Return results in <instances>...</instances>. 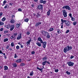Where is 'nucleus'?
<instances>
[{
  "mask_svg": "<svg viewBox=\"0 0 78 78\" xmlns=\"http://www.w3.org/2000/svg\"><path fill=\"white\" fill-rule=\"evenodd\" d=\"M14 58H18V56L17 55V54L16 53L15 54V56L14 57Z\"/></svg>",
  "mask_w": 78,
  "mask_h": 78,
  "instance_id": "nucleus-31",
  "label": "nucleus"
},
{
  "mask_svg": "<svg viewBox=\"0 0 78 78\" xmlns=\"http://www.w3.org/2000/svg\"><path fill=\"white\" fill-rule=\"evenodd\" d=\"M54 30V29H53V28H50V29L49 30V31H53Z\"/></svg>",
  "mask_w": 78,
  "mask_h": 78,
  "instance_id": "nucleus-25",
  "label": "nucleus"
},
{
  "mask_svg": "<svg viewBox=\"0 0 78 78\" xmlns=\"http://www.w3.org/2000/svg\"><path fill=\"white\" fill-rule=\"evenodd\" d=\"M14 36V37L16 36H17V32H16L15 33L13 34Z\"/></svg>",
  "mask_w": 78,
  "mask_h": 78,
  "instance_id": "nucleus-22",
  "label": "nucleus"
},
{
  "mask_svg": "<svg viewBox=\"0 0 78 78\" xmlns=\"http://www.w3.org/2000/svg\"><path fill=\"white\" fill-rule=\"evenodd\" d=\"M9 47V45H7V47L6 48V49H8Z\"/></svg>",
  "mask_w": 78,
  "mask_h": 78,
  "instance_id": "nucleus-58",
  "label": "nucleus"
},
{
  "mask_svg": "<svg viewBox=\"0 0 78 78\" xmlns=\"http://www.w3.org/2000/svg\"><path fill=\"white\" fill-rule=\"evenodd\" d=\"M7 33H8V30H5L4 31V33L5 34H6Z\"/></svg>",
  "mask_w": 78,
  "mask_h": 78,
  "instance_id": "nucleus-39",
  "label": "nucleus"
},
{
  "mask_svg": "<svg viewBox=\"0 0 78 78\" xmlns=\"http://www.w3.org/2000/svg\"><path fill=\"white\" fill-rule=\"evenodd\" d=\"M14 67H16L17 66V64L16 63H13L12 65Z\"/></svg>",
  "mask_w": 78,
  "mask_h": 78,
  "instance_id": "nucleus-20",
  "label": "nucleus"
},
{
  "mask_svg": "<svg viewBox=\"0 0 78 78\" xmlns=\"http://www.w3.org/2000/svg\"><path fill=\"white\" fill-rule=\"evenodd\" d=\"M14 28V25H12L10 27V31H12Z\"/></svg>",
  "mask_w": 78,
  "mask_h": 78,
  "instance_id": "nucleus-9",
  "label": "nucleus"
},
{
  "mask_svg": "<svg viewBox=\"0 0 78 78\" xmlns=\"http://www.w3.org/2000/svg\"><path fill=\"white\" fill-rule=\"evenodd\" d=\"M61 21L62 22V23H61V24H62V25H63V23H65V20H64L62 19H61Z\"/></svg>",
  "mask_w": 78,
  "mask_h": 78,
  "instance_id": "nucleus-18",
  "label": "nucleus"
},
{
  "mask_svg": "<svg viewBox=\"0 0 78 78\" xmlns=\"http://www.w3.org/2000/svg\"><path fill=\"white\" fill-rule=\"evenodd\" d=\"M22 61V59H18L16 61V62L17 63H20V62H21Z\"/></svg>",
  "mask_w": 78,
  "mask_h": 78,
  "instance_id": "nucleus-14",
  "label": "nucleus"
},
{
  "mask_svg": "<svg viewBox=\"0 0 78 78\" xmlns=\"http://www.w3.org/2000/svg\"><path fill=\"white\" fill-rule=\"evenodd\" d=\"M30 33L29 31L27 32V35H30Z\"/></svg>",
  "mask_w": 78,
  "mask_h": 78,
  "instance_id": "nucleus-43",
  "label": "nucleus"
},
{
  "mask_svg": "<svg viewBox=\"0 0 78 78\" xmlns=\"http://www.w3.org/2000/svg\"><path fill=\"white\" fill-rule=\"evenodd\" d=\"M65 24L67 27L69 26H70V22H69V21L67 20H65Z\"/></svg>",
  "mask_w": 78,
  "mask_h": 78,
  "instance_id": "nucleus-3",
  "label": "nucleus"
},
{
  "mask_svg": "<svg viewBox=\"0 0 78 78\" xmlns=\"http://www.w3.org/2000/svg\"><path fill=\"white\" fill-rule=\"evenodd\" d=\"M18 40H19L20 39H22V34H20L19 35H18L17 38Z\"/></svg>",
  "mask_w": 78,
  "mask_h": 78,
  "instance_id": "nucleus-10",
  "label": "nucleus"
},
{
  "mask_svg": "<svg viewBox=\"0 0 78 78\" xmlns=\"http://www.w3.org/2000/svg\"><path fill=\"white\" fill-rule=\"evenodd\" d=\"M41 44H43V47L44 48H45L46 47V45H47V42L46 41L43 42V43H41Z\"/></svg>",
  "mask_w": 78,
  "mask_h": 78,
  "instance_id": "nucleus-8",
  "label": "nucleus"
},
{
  "mask_svg": "<svg viewBox=\"0 0 78 78\" xmlns=\"http://www.w3.org/2000/svg\"><path fill=\"white\" fill-rule=\"evenodd\" d=\"M14 17V15H12V18H13V17Z\"/></svg>",
  "mask_w": 78,
  "mask_h": 78,
  "instance_id": "nucleus-63",
  "label": "nucleus"
},
{
  "mask_svg": "<svg viewBox=\"0 0 78 78\" xmlns=\"http://www.w3.org/2000/svg\"><path fill=\"white\" fill-rule=\"evenodd\" d=\"M3 30V28H2L0 29V31H2Z\"/></svg>",
  "mask_w": 78,
  "mask_h": 78,
  "instance_id": "nucleus-56",
  "label": "nucleus"
},
{
  "mask_svg": "<svg viewBox=\"0 0 78 78\" xmlns=\"http://www.w3.org/2000/svg\"><path fill=\"white\" fill-rule=\"evenodd\" d=\"M69 31L70 30H67L66 32V33H69Z\"/></svg>",
  "mask_w": 78,
  "mask_h": 78,
  "instance_id": "nucleus-52",
  "label": "nucleus"
},
{
  "mask_svg": "<svg viewBox=\"0 0 78 78\" xmlns=\"http://www.w3.org/2000/svg\"><path fill=\"white\" fill-rule=\"evenodd\" d=\"M46 35H47V37L48 39H49V38H50V35H49V34L48 33V34H46Z\"/></svg>",
  "mask_w": 78,
  "mask_h": 78,
  "instance_id": "nucleus-28",
  "label": "nucleus"
},
{
  "mask_svg": "<svg viewBox=\"0 0 78 78\" xmlns=\"http://www.w3.org/2000/svg\"><path fill=\"white\" fill-rule=\"evenodd\" d=\"M34 74V73H33V71H32L31 73H30V76H33V75Z\"/></svg>",
  "mask_w": 78,
  "mask_h": 78,
  "instance_id": "nucleus-23",
  "label": "nucleus"
},
{
  "mask_svg": "<svg viewBox=\"0 0 78 78\" xmlns=\"http://www.w3.org/2000/svg\"><path fill=\"white\" fill-rule=\"evenodd\" d=\"M38 41H40V43L42 44V43H43V41L42 40L41 38L40 37H39V38H38Z\"/></svg>",
  "mask_w": 78,
  "mask_h": 78,
  "instance_id": "nucleus-11",
  "label": "nucleus"
},
{
  "mask_svg": "<svg viewBox=\"0 0 78 78\" xmlns=\"http://www.w3.org/2000/svg\"><path fill=\"white\" fill-rule=\"evenodd\" d=\"M72 46H70L68 45L64 48L63 51L64 53H67L68 51H69L70 50H72Z\"/></svg>",
  "mask_w": 78,
  "mask_h": 78,
  "instance_id": "nucleus-1",
  "label": "nucleus"
},
{
  "mask_svg": "<svg viewBox=\"0 0 78 78\" xmlns=\"http://www.w3.org/2000/svg\"><path fill=\"white\" fill-rule=\"evenodd\" d=\"M51 11V10L50 9H49L48 11L47 12V16H50V12Z\"/></svg>",
  "mask_w": 78,
  "mask_h": 78,
  "instance_id": "nucleus-16",
  "label": "nucleus"
},
{
  "mask_svg": "<svg viewBox=\"0 0 78 78\" xmlns=\"http://www.w3.org/2000/svg\"><path fill=\"white\" fill-rule=\"evenodd\" d=\"M14 37H15L14 36H12L11 37V39H12L13 38H14Z\"/></svg>",
  "mask_w": 78,
  "mask_h": 78,
  "instance_id": "nucleus-51",
  "label": "nucleus"
},
{
  "mask_svg": "<svg viewBox=\"0 0 78 78\" xmlns=\"http://www.w3.org/2000/svg\"><path fill=\"white\" fill-rule=\"evenodd\" d=\"M46 63H45V62H44L43 63H42V64L43 66H45L46 64Z\"/></svg>",
  "mask_w": 78,
  "mask_h": 78,
  "instance_id": "nucleus-37",
  "label": "nucleus"
},
{
  "mask_svg": "<svg viewBox=\"0 0 78 78\" xmlns=\"http://www.w3.org/2000/svg\"><path fill=\"white\" fill-rule=\"evenodd\" d=\"M0 54H3V52L2 50H0Z\"/></svg>",
  "mask_w": 78,
  "mask_h": 78,
  "instance_id": "nucleus-59",
  "label": "nucleus"
},
{
  "mask_svg": "<svg viewBox=\"0 0 78 78\" xmlns=\"http://www.w3.org/2000/svg\"><path fill=\"white\" fill-rule=\"evenodd\" d=\"M42 59L44 61H45V60L47 59V57L46 56H44L43 58H42Z\"/></svg>",
  "mask_w": 78,
  "mask_h": 78,
  "instance_id": "nucleus-17",
  "label": "nucleus"
},
{
  "mask_svg": "<svg viewBox=\"0 0 78 78\" xmlns=\"http://www.w3.org/2000/svg\"><path fill=\"white\" fill-rule=\"evenodd\" d=\"M15 22V20L13 19H12L10 20V23H14V22Z\"/></svg>",
  "mask_w": 78,
  "mask_h": 78,
  "instance_id": "nucleus-19",
  "label": "nucleus"
},
{
  "mask_svg": "<svg viewBox=\"0 0 78 78\" xmlns=\"http://www.w3.org/2000/svg\"><path fill=\"white\" fill-rule=\"evenodd\" d=\"M43 0H40V2L41 3H43Z\"/></svg>",
  "mask_w": 78,
  "mask_h": 78,
  "instance_id": "nucleus-46",
  "label": "nucleus"
},
{
  "mask_svg": "<svg viewBox=\"0 0 78 78\" xmlns=\"http://www.w3.org/2000/svg\"><path fill=\"white\" fill-rule=\"evenodd\" d=\"M4 56V58H5V59H6V58H6V56L5 55V56Z\"/></svg>",
  "mask_w": 78,
  "mask_h": 78,
  "instance_id": "nucleus-64",
  "label": "nucleus"
},
{
  "mask_svg": "<svg viewBox=\"0 0 78 78\" xmlns=\"http://www.w3.org/2000/svg\"><path fill=\"white\" fill-rule=\"evenodd\" d=\"M9 5H11V6H12V3H9Z\"/></svg>",
  "mask_w": 78,
  "mask_h": 78,
  "instance_id": "nucleus-62",
  "label": "nucleus"
},
{
  "mask_svg": "<svg viewBox=\"0 0 78 78\" xmlns=\"http://www.w3.org/2000/svg\"><path fill=\"white\" fill-rule=\"evenodd\" d=\"M37 17H40V15L39 14V13H37Z\"/></svg>",
  "mask_w": 78,
  "mask_h": 78,
  "instance_id": "nucleus-45",
  "label": "nucleus"
},
{
  "mask_svg": "<svg viewBox=\"0 0 78 78\" xmlns=\"http://www.w3.org/2000/svg\"><path fill=\"white\" fill-rule=\"evenodd\" d=\"M3 15V13H2V12H0V17H1Z\"/></svg>",
  "mask_w": 78,
  "mask_h": 78,
  "instance_id": "nucleus-50",
  "label": "nucleus"
},
{
  "mask_svg": "<svg viewBox=\"0 0 78 78\" xmlns=\"http://www.w3.org/2000/svg\"><path fill=\"white\" fill-rule=\"evenodd\" d=\"M22 9H21L20 8L19 9H18V11H22Z\"/></svg>",
  "mask_w": 78,
  "mask_h": 78,
  "instance_id": "nucleus-49",
  "label": "nucleus"
},
{
  "mask_svg": "<svg viewBox=\"0 0 78 78\" xmlns=\"http://www.w3.org/2000/svg\"><path fill=\"white\" fill-rule=\"evenodd\" d=\"M58 33V34H59V33H61V31H60V30H58L57 31Z\"/></svg>",
  "mask_w": 78,
  "mask_h": 78,
  "instance_id": "nucleus-38",
  "label": "nucleus"
},
{
  "mask_svg": "<svg viewBox=\"0 0 78 78\" xmlns=\"http://www.w3.org/2000/svg\"><path fill=\"white\" fill-rule=\"evenodd\" d=\"M4 67V70H7L8 69V66H5Z\"/></svg>",
  "mask_w": 78,
  "mask_h": 78,
  "instance_id": "nucleus-21",
  "label": "nucleus"
},
{
  "mask_svg": "<svg viewBox=\"0 0 78 78\" xmlns=\"http://www.w3.org/2000/svg\"><path fill=\"white\" fill-rule=\"evenodd\" d=\"M69 16H70V17H72V14L70 13L69 14Z\"/></svg>",
  "mask_w": 78,
  "mask_h": 78,
  "instance_id": "nucleus-57",
  "label": "nucleus"
},
{
  "mask_svg": "<svg viewBox=\"0 0 78 78\" xmlns=\"http://www.w3.org/2000/svg\"><path fill=\"white\" fill-rule=\"evenodd\" d=\"M71 20L72 21H75V19L73 17H71Z\"/></svg>",
  "mask_w": 78,
  "mask_h": 78,
  "instance_id": "nucleus-33",
  "label": "nucleus"
},
{
  "mask_svg": "<svg viewBox=\"0 0 78 78\" xmlns=\"http://www.w3.org/2000/svg\"><path fill=\"white\" fill-rule=\"evenodd\" d=\"M25 66V64L24 63H22L20 64V66Z\"/></svg>",
  "mask_w": 78,
  "mask_h": 78,
  "instance_id": "nucleus-29",
  "label": "nucleus"
},
{
  "mask_svg": "<svg viewBox=\"0 0 78 78\" xmlns=\"http://www.w3.org/2000/svg\"><path fill=\"white\" fill-rule=\"evenodd\" d=\"M3 25H4V23L0 22V25L1 26Z\"/></svg>",
  "mask_w": 78,
  "mask_h": 78,
  "instance_id": "nucleus-40",
  "label": "nucleus"
},
{
  "mask_svg": "<svg viewBox=\"0 0 78 78\" xmlns=\"http://www.w3.org/2000/svg\"><path fill=\"white\" fill-rule=\"evenodd\" d=\"M6 28L8 29H9V28H10V26H7Z\"/></svg>",
  "mask_w": 78,
  "mask_h": 78,
  "instance_id": "nucleus-54",
  "label": "nucleus"
},
{
  "mask_svg": "<svg viewBox=\"0 0 78 78\" xmlns=\"http://www.w3.org/2000/svg\"><path fill=\"white\" fill-rule=\"evenodd\" d=\"M46 3V1H43V4H45Z\"/></svg>",
  "mask_w": 78,
  "mask_h": 78,
  "instance_id": "nucleus-53",
  "label": "nucleus"
},
{
  "mask_svg": "<svg viewBox=\"0 0 78 78\" xmlns=\"http://www.w3.org/2000/svg\"><path fill=\"white\" fill-rule=\"evenodd\" d=\"M21 48H23V45H21Z\"/></svg>",
  "mask_w": 78,
  "mask_h": 78,
  "instance_id": "nucleus-60",
  "label": "nucleus"
},
{
  "mask_svg": "<svg viewBox=\"0 0 78 78\" xmlns=\"http://www.w3.org/2000/svg\"><path fill=\"white\" fill-rule=\"evenodd\" d=\"M28 20H29V19H26L24 20V22H28Z\"/></svg>",
  "mask_w": 78,
  "mask_h": 78,
  "instance_id": "nucleus-30",
  "label": "nucleus"
},
{
  "mask_svg": "<svg viewBox=\"0 0 78 78\" xmlns=\"http://www.w3.org/2000/svg\"><path fill=\"white\" fill-rule=\"evenodd\" d=\"M68 9V10H69L70 11L71 10V8L70 6L68 5H65L62 7V9Z\"/></svg>",
  "mask_w": 78,
  "mask_h": 78,
  "instance_id": "nucleus-2",
  "label": "nucleus"
},
{
  "mask_svg": "<svg viewBox=\"0 0 78 78\" xmlns=\"http://www.w3.org/2000/svg\"><path fill=\"white\" fill-rule=\"evenodd\" d=\"M36 44H37V45L38 46V47H41V43H40L38 42H37L36 43Z\"/></svg>",
  "mask_w": 78,
  "mask_h": 78,
  "instance_id": "nucleus-15",
  "label": "nucleus"
},
{
  "mask_svg": "<svg viewBox=\"0 0 78 78\" xmlns=\"http://www.w3.org/2000/svg\"><path fill=\"white\" fill-rule=\"evenodd\" d=\"M63 15L64 16V17H67V12L66 11V10H64L63 12Z\"/></svg>",
  "mask_w": 78,
  "mask_h": 78,
  "instance_id": "nucleus-5",
  "label": "nucleus"
},
{
  "mask_svg": "<svg viewBox=\"0 0 78 78\" xmlns=\"http://www.w3.org/2000/svg\"><path fill=\"white\" fill-rule=\"evenodd\" d=\"M19 48H20V47H19V46L17 45L16 47V49H19Z\"/></svg>",
  "mask_w": 78,
  "mask_h": 78,
  "instance_id": "nucleus-48",
  "label": "nucleus"
},
{
  "mask_svg": "<svg viewBox=\"0 0 78 78\" xmlns=\"http://www.w3.org/2000/svg\"><path fill=\"white\" fill-rule=\"evenodd\" d=\"M6 20V18L4 17H3V18L2 19V21H5Z\"/></svg>",
  "mask_w": 78,
  "mask_h": 78,
  "instance_id": "nucleus-32",
  "label": "nucleus"
},
{
  "mask_svg": "<svg viewBox=\"0 0 78 78\" xmlns=\"http://www.w3.org/2000/svg\"><path fill=\"white\" fill-rule=\"evenodd\" d=\"M32 40L31 39H30L28 41H27L26 42V44H27V45H28V44H30V42H31Z\"/></svg>",
  "mask_w": 78,
  "mask_h": 78,
  "instance_id": "nucleus-12",
  "label": "nucleus"
},
{
  "mask_svg": "<svg viewBox=\"0 0 78 78\" xmlns=\"http://www.w3.org/2000/svg\"><path fill=\"white\" fill-rule=\"evenodd\" d=\"M8 38H5V39L4 40V42H7V41H8Z\"/></svg>",
  "mask_w": 78,
  "mask_h": 78,
  "instance_id": "nucleus-24",
  "label": "nucleus"
},
{
  "mask_svg": "<svg viewBox=\"0 0 78 78\" xmlns=\"http://www.w3.org/2000/svg\"><path fill=\"white\" fill-rule=\"evenodd\" d=\"M58 71H59V70H58V69H55V72H58Z\"/></svg>",
  "mask_w": 78,
  "mask_h": 78,
  "instance_id": "nucleus-42",
  "label": "nucleus"
},
{
  "mask_svg": "<svg viewBox=\"0 0 78 78\" xmlns=\"http://www.w3.org/2000/svg\"><path fill=\"white\" fill-rule=\"evenodd\" d=\"M31 53L32 54V55H33L35 53V52H34V51H32L31 52Z\"/></svg>",
  "mask_w": 78,
  "mask_h": 78,
  "instance_id": "nucleus-47",
  "label": "nucleus"
},
{
  "mask_svg": "<svg viewBox=\"0 0 78 78\" xmlns=\"http://www.w3.org/2000/svg\"><path fill=\"white\" fill-rule=\"evenodd\" d=\"M34 2H37V1H38V0H34Z\"/></svg>",
  "mask_w": 78,
  "mask_h": 78,
  "instance_id": "nucleus-61",
  "label": "nucleus"
},
{
  "mask_svg": "<svg viewBox=\"0 0 78 78\" xmlns=\"http://www.w3.org/2000/svg\"><path fill=\"white\" fill-rule=\"evenodd\" d=\"M41 23H41V22H37V23L35 25V26L36 27H38L39 25H41Z\"/></svg>",
  "mask_w": 78,
  "mask_h": 78,
  "instance_id": "nucleus-13",
  "label": "nucleus"
},
{
  "mask_svg": "<svg viewBox=\"0 0 78 78\" xmlns=\"http://www.w3.org/2000/svg\"><path fill=\"white\" fill-rule=\"evenodd\" d=\"M20 24H17L16 25V28H19V27H20Z\"/></svg>",
  "mask_w": 78,
  "mask_h": 78,
  "instance_id": "nucleus-27",
  "label": "nucleus"
},
{
  "mask_svg": "<svg viewBox=\"0 0 78 78\" xmlns=\"http://www.w3.org/2000/svg\"><path fill=\"white\" fill-rule=\"evenodd\" d=\"M38 9L40 10H42L43 9V5H38L37 6Z\"/></svg>",
  "mask_w": 78,
  "mask_h": 78,
  "instance_id": "nucleus-7",
  "label": "nucleus"
},
{
  "mask_svg": "<svg viewBox=\"0 0 78 78\" xmlns=\"http://www.w3.org/2000/svg\"><path fill=\"white\" fill-rule=\"evenodd\" d=\"M41 33H42V34L44 35V36H46L47 34H48V32H47V31H45L44 30H42L41 32Z\"/></svg>",
  "mask_w": 78,
  "mask_h": 78,
  "instance_id": "nucleus-6",
  "label": "nucleus"
},
{
  "mask_svg": "<svg viewBox=\"0 0 78 78\" xmlns=\"http://www.w3.org/2000/svg\"><path fill=\"white\" fill-rule=\"evenodd\" d=\"M73 25L74 26L76 25V22H75L73 23Z\"/></svg>",
  "mask_w": 78,
  "mask_h": 78,
  "instance_id": "nucleus-44",
  "label": "nucleus"
},
{
  "mask_svg": "<svg viewBox=\"0 0 78 78\" xmlns=\"http://www.w3.org/2000/svg\"><path fill=\"white\" fill-rule=\"evenodd\" d=\"M67 64L69 66H73L74 65V63L72 62L71 61H69V62H67Z\"/></svg>",
  "mask_w": 78,
  "mask_h": 78,
  "instance_id": "nucleus-4",
  "label": "nucleus"
},
{
  "mask_svg": "<svg viewBox=\"0 0 78 78\" xmlns=\"http://www.w3.org/2000/svg\"><path fill=\"white\" fill-rule=\"evenodd\" d=\"M66 73H67V75H70V73L68 71H67L66 72Z\"/></svg>",
  "mask_w": 78,
  "mask_h": 78,
  "instance_id": "nucleus-26",
  "label": "nucleus"
},
{
  "mask_svg": "<svg viewBox=\"0 0 78 78\" xmlns=\"http://www.w3.org/2000/svg\"><path fill=\"white\" fill-rule=\"evenodd\" d=\"M11 47H14V44L13 42H12L11 44Z\"/></svg>",
  "mask_w": 78,
  "mask_h": 78,
  "instance_id": "nucleus-35",
  "label": "nucleus"
},
{
  "mask_svg": "<svg viewBox=\"0 0 78 78\" xmlns=\"http://www.w3.org/2000/svg\"><path fill=\"white\" fill-rule=\"evenodd\" d=\"M7 2L6 1V0H5L3 2V4H4V5H5V4Z\"/></svg>",
  "mask_w": 78,
  "mask_h": 78,
  "instance_id": "nucleus-41",
  "label": "nucleus"
},
{
  "mask_svg": "<svg viewBox=\"0 0 78 78\" xmlns=\"http://www.w3.org/2000/svg\"><path fill=\"white\" fill-rule=\"evenodd\" d=\"M7 6H8V5L7 4L5 5V6L4 7V9H6V8H7Z\"/></svg>",
  "mask_w": 78,
  "mask_h": 78,
  "instance_id": "nucleus-34",
  "label": "nucleus"
},
{
  "mask_svg": "<svg viewBox=\"0 0 78 78\" xmlns=\"http://www.w3.org/2000/svg\"><path fill=\"white\" fill-rule=\"evenodd\" d=\"M37 69H38V70H39L40 71H41V70H42L43 69H40L39 68V67H37Z\"/></svg>",
  "mask_w": 78,
  "mask_h": 78,
  "instance_id": "nucleus-36",
  "label": "nucleus"
},
{
  "mask_svg": "<svg viewBox=\"0 0 78 78\" xmlns=\"http://www.w3.org/2000/svg\"><path fill=\"white\" fill-rule=\"evenodd\" d=\"M74 58V56H71L70 57V59H72V58Z\"/></svg>",
  "mask_w": 78,
  "mask_h": 78,
  "instance_id": "nucleus-55",
  "label": "nucleus"
}]
</instances>
